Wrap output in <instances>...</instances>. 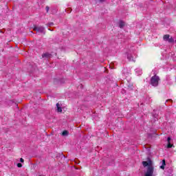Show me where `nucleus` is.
Listing matches in <instances>:
<instances>
[{
    "label": "nucleus",
    "mask_w": 176,
    "mask_h": 176,
    "mask_svg": "<svg viewBox=\"0 0 176 176\" xmlns=\"http://www.w3.org/2000/svg\"><path fill=\"white\" fill-rule=\"evenodd\" d=\"M135 72L137 74L138 76H140L142 74V72H141V70H140L139 69H135Z\"/></svg>",
    "instance_id": "9"
},
{
    "label": "nucleus",
    "mask_w": 176,
    "mask_h": 176,
    "mask_svg": "<svg viewBox=\"0 0 176 176\" xmlns=\"http://www.w3.org/2000/svg\"><path fill=\"white\" fill-rule=\"evenodd\" d=\"M165 166H166V160H162V165L160 166V168H161L162 170H164Z\"/></svg>",
    "instance_id": "6"
},
{
    "label": "nucleus",
    "mask_w": 176,
    "mask_h": 176,
    "mask_svg": "<svg viewBox=\"0 0 176 176\" xmlns=\"http://www.w3.org/2000/svg\"><path fill=\"white\" fill-rule=\"evenodd\" d=\"M17 167H19V168L23 167V165L21 163H18L17 164Z\"/></svg>",
    "instance_id": "12"
},
{
    "label": "nucleus",
    "mask_w": 176,
    "mask_h": 176,
    "mask_svg": "<svg viewBox=\"0 0 176 176\" xmlns=\"http://www.w3.org/2000/svg\"><path fill=\"white\" fill-rule=\"evenodd\" d=\"M54 23H50L48 24V25H50V27H52V25H54Z\"/></svg>",
    "instance_id": "14"
},
{
    "label": "nucleus",
    "mask_w": 176,
    "mask_h": 176,
    "mask_svg": "<svg viewBox=\"0 0 176 176\" xmlns=\"http://www.w3.org/2000/svg\"><path fill=\"white\" fill-rule=\"evenodd\" d=\"M167 142H168V144H167L168 148H173V146H174V145L171 144V138L168 137L167 138Z\"/></svg>",
    "instance_id": "4"
},
{
    "label": "nucleus",
    "mask_w": 176,
    "mask_h": 176,
    "mask_svg": "<svg viewBox=\"0 0 176 176\" xmlns=\"http://www.w3.org/2000/svg\"><path fill=\"white\" fill-rule=\"evenodd\" d=\"M56 107L58 112H63V109L60 107V104L57 103Z\"/></svg>",
    "instance_id": "7"
},
{
    "label": "nucleus",
    "mask_w": 176,
    "mask_h": 176,
    "mask_svg": "<svg viewBox=\"0 0 176 176\" xmlns=\"http://www.w3.org/2000/svg\"><path fill=\"white\" fill-rule=\"evenodd\" d=\"M50 10V8L49 7V6H47L46 7H45V10H46V12H47V13H49V10Z\"/></svg>",
    "instance_id": "11"
},
{
    "label": "nucleus",
    "mask_w": 176,
    "mask_h": 176,
    "mask_svg": "<svg viewBox=\"0 0 176 176\" xmlns=\"http://www.w3.org/2000/svg\"><path fill=\"white\" fill-rule=\"evenodd\" d=\"M42 57L43 58H52V54L49 53V52H46L42 54Z\"/></svg>",
    "instance_id": "3"
},
{
    "label": "nucleus",
    "mask_w": 176,
    "mask_h": 176,
    "mask_svg": "<svg viewBox=\"0 0 176 176\" xmlns=\"http://www.w3.org/2000/svg\"><path fill=\"white\" fill-rule=\"evenodd\" d=\"M127 58H128V60H129V61H133V60H134L133 58V56H131V54H129L127 55Z\"/></svg>",
    "instance_id": "8"
},
{
    "label": "nucleus",
    "mask_w": 176,
    "mask_h": 176,
    "mask_svg": "<svg viewBox=\"0 0 176 176\" xmlns=\"http://www.w3.org/2000/svg\"><path fill=\"white\" fill-rule=\"evenodd\" d=\"M100 2H104V0H99Z\"/></svg>",
    "instance_id": "16"
},
{
    "label": "nucleus",
    "mask_w": 176,
    "mask_h": 176,
    "mask_svg": "<svg viewBox=\"0 0 176 176\" xmlns=\"http://www.w3.org/2000/svg\"><path fill=\"white\" fill-rule=\"evenodd\" d=\"M159 80H160V78L155 75L151 77L150 85H152L154 87H157V86H159Z\"/></svg>",
    "instance_id": "1"
},
{
    "label": "nucleus",
    "mask_w": 176,
    "mask_h": 176,
    "mask_svg": "<svg viewBox=\"0 0 176 176\" xmlns=\"http://www.w3.org/2000/svg\"><path fill=\"white\" fill-rule=\"evenodd\" d=\"M34 31H36L37 32H41V34L45 33V28L42 26H34Z\"/></svg>",
    "instance_id": "2"
},
{
    "label": "nucleus",
    "mask_w": 176,
    "mask_h": 176,
    "mask_svg": "<svg viewBox=\"0 0 176 176\" xmlns=\"http://www.w3.org/2000/svg\"><path fill=\"white\" fill-rule=\"evenodd\" d=\"M168 101H170V102H173V100H171V99L167 100L166 102H168Z\"/></svg>",
    "instance_id": "15"
},
{
    "label": "nucleus",
    "mask_w": 176,
    "mask_h": 176,
    "mask_svg": "<svg viewBox=\"0 0 176 176\" xmlns=\"http://www.w3.org/2000/svg\"><path fill=\"white\" fill-rule=\"evenodd\" d=\"M125 25H126V23H124V21H120L119 22V27H120V28H123Z\"/></svg>",
    "instance_id": "5"
},
{
    "label": "nucleus",
    "mask_w": 176,
    "mask_h": 176,
    "mask_svg": "<svg viewBox=\"0 0 176 176\" xmlns=\"http://www.w3.org/2000/svg\"><path fill=\"white\" fill-rule=\"evenodd\" d=\"M20 162H21V163H24V159L21 158V159H20Z\"/></svg>",
    "instance_id": "13"
},
{
    "label": "nucleus",
    "mask_w": 176,
    "mask_h": 176,
    "mask_svg": "<svg viewBox=\"0 0 176 176\" xmlns=\"http://www.w3.org/2000/svg\"><path fill=\"white\" fill-rule=\"evenodd\" d=\"M68 134H69L68 131H63L62 133V135H63V136H67V135H68Z\"/></svg>",
    "instance_id": "10"
}]
</instances>
